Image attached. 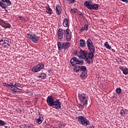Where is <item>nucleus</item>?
<instances>
[{"mask_svg":"<svg viewBox=\"0 0 128 128\" xmlns=\"http://www.w3.org/2000/svg\"><path fill=\"white\" fill-rule=\"evenodd\" d=\"M26 37L30 40H32V42L35 44H36L38 40V36L32 33L27 34Z\"/></svg>","mask_w":128,"mask_h":128,"instance_id":"nucleus-9","label":"nucleus"},{"mask_svg":"<svg viewBox=\"0 0 128 128\" xmlns=\"http://www.w3.org/2000/svg\"><path fill=\"white\" fill-rule=\"evenodd\" d=\"M68 25V18H65L63 22V26L65 28H67Z\"/></svg>","mask_w":128,"mask_h":128,"instance_id":"nucleus-16","label":"nucleus"},{"mask_svg":"<svg viewBox=\"0 0 128 128\" xmlns=\"http://www.w3.org/2000/svg\"><path fill=\"white\" fill-rule=\"evenodd\" d=\"M77 118L78 122H79L81 124H83V126H88V124H90V121L82 116H78Z\"/></svg>","mask_w":128,"mask_h":128,"instance_id":"nucleus-8","label":"nucleus"},{"mask_svg":"<svg viewBox=\"0 0 128 128\" xmlns=\"http://www.w3.org/2000/svg\"><path fill=\"white\" fill-rule=\"evenodd\" d=\"M86 44L88 46V48L90 52H89L90 54L91 55V56H92L94 58V52H96V48H94V46L92 44V40H90V38L88 39Z\"/></svg>","mask_w":128,"mask_h":128,"instance_id":"nucleus-3","label":"nucleus"},{"mask_svg":"<svg viewBox=\"0 0 128 128\" xmlns=\"http://www.w3.org/2000/svg\"><path fill=\"white\" fill-rule=\"evenodd\" d=\"M128 114V110H121L120 111V114L122 116H124L126 114Z\"/></svg>","mask_w":128,"mask_h":128,"instance_id":"nucleus-14","label":"nucleus"},{"mask_svg":"<svg viewBox=\"0 0 128 128\" xmlns=\"http://www.w3.org/2000/svg\"><path fill=\"white\" fill-rule=\"evenodd\" d=\"M14 88H16V90H20V89L18 88V87H16V86H15Z\"/></svg>","mask_w":128,"mask_h":128,"instance_id":"nucleus-49","label":"nucleus"},{"mask_svg":"<svg viewBox=\"0 0 128 128\" xmlns=\"http://www.w3.org/2000/svg\"><path fill=\"white\" fill-rule=\"evenodd\" d=\"M80 66H75L74 68V70L76 72H80Z\"/></svg>","mask_w":128,"mask_h":128,"instance_id":"nucleus-27","label":"nucleus"},{"mask_svg":"<svg viewBox=\"0 0 128 128\" xmlns=\"http://www.w3.org/2000/svg\"><path fill=\"white\" fill-rule=\"evenodd\" d=\"M6 40H0V44H3V46L6 48H8V45H5Z\"/></svg>","mask_w":128,"mask_h":128,"instance_id":"nucleus-26","label":"nucleus"},{"mask_svg":"<svg viewBox=\"0 0 128 128\" xmlns=\"http://www.w3.org/2000/svg\"><path fill=\"white\" fill-rule=\"evenodd\" d=\"M12 42H10V40H8V39L5 40V46H7V48L10 46Z\"/></svg>","mask_w":128,"mask_h":128,"instance_id":"nucleus-19","label":"nucleus"},{"mask_svg":"<svg viewBox=\"0 0 128 128\" xmlns=\"http://www.w3.org/2000/svg\"><path fill=\"white\" fill-rule=\"evenodd\" d=\"M72 36L71 33L67 32L66 34V40L67 42H70V36Z\"/></svg>","mask_w":128,"mask_h":128,"instance_id":"nucleus-22","label":"nucleus"},{"mask_svg":"<svg viewBox=\"0 0 128 128\" xmlns=\"http://www.w3.org/2000/svg\"><path fill=\"white\" fill-rule=\"evenodd\" d=\"M78 98L80 102L84 106L88 104V94L84 93H80L78 94Z\"/></svg>","mask_w":128,"mask_h":128,"instance_id":"nucleus-4","label":"nucleus"},{"mask_svg":"<svg viewBox=\"0 0 128 128\" xmlns=\"http://www.w3.org/2000/svg\"><path fill=\"white\" fill-rule=\"evenodd\" d=\"M69 2L74 4V2H76V0H69Z\"/></svg>","mask_w":128,"mask_h":128,"instance_id":"nucleus-41","label":"nucleus"},{"mask_svg":"<svg viewBox=\"0 0 128 128\" xmlns=\"http://www.w3.org/2000/svg\"><path fill=\"white\" fill-rule=\"evenodd\" d=\"M2 2H6L8 6H10L12 4V2L10 0H1Z\"/></svg>","mask_w":128,"mask_h":128,"instance_id":"nucleus-23","label":"nucleus"},{"mask_svg":"<svg viewBox=\"0 0 128 128\" xmlns=\"http://www.w3.org/2000/svg\"><path fill=\"white\" fill-rule=\"evenodd\" d=\"M0 6L2 8L6 9V8H8V6L6 4L4 3V2H2V1H0Z\"/></svg>","mask_w":128,"mask_h":128,"instance_id":"nucleus-20","label":"nucleus"},{"mask_svg":"<svg viewBox=\"0 0 128 128\" xmlns=\"http://www.w3.org/2000/svg\"><path fill=\"white\" fill-rule=\"evenodd\" d=\"M46 102L49 106H52L56 110H60L62 108V102H60V100H56L52 96H48Z\"/></svg>","mask_w":128,"mask_h":128,"instance_id":"nucleus-1","label":"nucleus"},{"mask_svg":"<svg viewBox=\"0 0 128 128\" xmlns=\"http://www.w3.org/2000/svg\"><path fill=\"white\" fill-rule=\"evenodd\" d=\"M8 86H10V88H14V86H16L12 84V83H10V84H9Z\"/></svg>","mask_w":128,"mask_h":128,"instance_id":"nucleus-39","label":"nucleus"},{"mask_svg":"<svg viewBox=\"0 0 128 128\" xmlns=\"http://www.w3.org/2000/svg\"><path fill=\"white\" fill-rule=\"evenodd\" d=\"M80 46L82 48H84L86 46V41L84 40L81 39L80 40Z\"/></svg>","mask_w":128,"mask_h":128,"instance_id":"nucleus-15","label":"nucleus"},{"mask_svg":"<svg viewBox=\"0 0 128 128\" xmlns=\"http://www.w3.org/2000/svg\"><path fill=\"white\" fill-rule=\"evenodd\" d=\"M84 28L82 27V28L80 29V32H84Z\"/></svg>","mask_w":128,"mask_h":128,"instance_id":"nucleus-47","label":"nucleus"},{"mask_svg":"<svg viewBox=\"0 0 128 128\" xmlns=\"http://www.w3.org/2000/svg\"><path fill=\"white\" fill-rule=\"evenodd\" d=\"M44 117L42 116H39V120H42Z\"/></svg>","mask_w":128,"mask_h":128,"instance_id":"nucleus-48","label":"nucleus"},{"mask_svg":"<svg viewBox=\"0 0 128 128\" xmlns=\"http://www.w3.org/2000/svg\"><path fill=\"white\" fill-rule=\"evenodd\" d=\"M64 32H66V30H64Z\"/></svg>","mask_w":128,"mask_h":128,"instance_id":"nucleus-57","label":"nucleus"},{"mask_svg":"<svg viewBox=\"0 0 128 128\" xmlns=\"http://www.w3.org/2000/svg\"><path fill=\"white\" fill-rule=\"evenodd\" d=\"M3 86H10V84H8L6 83H3Z\"/></svg>","mask_w":128,"mask_h":128,"instance_id":"nucleus-42","label":"nucleus"},{"mask_svg":"<svg viewBox=\"0 0 128 128\" xmlns=\"http://www.w3.org/2000/svg\"><path fill=\"white\" fill-rule=\"evenodd\" d=\"M57 46L58 48V50H64V43L60 42H58Z\"/></svg>","mask_w":128,"mask_h":128,"instance_id":"nucleus-12","label":"nucleus"},{"mask_svg":"<svg viewBox=\"0 0 128 128\" xmlns=\"http://www.w3.org/2000/svg\"><path fill=\"white\" fill-rule=\"evenodd\" d=\"M119 68L120 69V70H122V72L124 71V67L123 66H120V68Z\"/></svg>","mask_w":128,"mask_h":128,"instance_id":"nucleus-45","label":"nucleus"},{"mask_svg":"<svg viewBox=\"0 0 128 128\" xmlns=\"http://www.w3.org/2000/svg\"><path fill=\"white\" fill-rule=\"evenodd\" d=\"M24 128H32L31 127H30V124H26L25 126H24Z\"/></svg>","mask_w":128,"mask_h":128,"instance_id":"nucleus-40","label":"nucleus"},{"mask_svg":"<svg viewBox=\"0 0 128 128\" xmlns=\"http://www.w3.org/2000/svg\"><path fill=\"white\" fill-rule=\"evenodd\" d=\"M116 94H121L122 92V88H118L116 90Z\"/></svg>","mask_w":128,"mask_h":128,"instance_id":"nucleus-28","label":"nucleus"},{"mask_svg":"<svg viewBox=\"0 0 128 128\" xmlns=\"http://www.w3.org/2000/svg\"><path fill=\"white\" fill-rule=\"evenodd\" d=\"M14 86H18V87L22 86V84H18V83H16V84H14Z\"/></svg>","mask_w":128,"mask_h":128,"instance_id":"nucleus-38","label":"nucleus"},{"mask_svg":"<svg viewBox=\"0 0 128 128\" xmlns=\"http://www.w3.org/2000/svg\"><path fill=\"white\" fill-rule=\"evenodd\" d=\"M122 72L124 74H128V68H125L123 70Z\"/></svg>","mask_w":128,"mask_h":128,"instance_id":"nucleus-35","label":"nucleus"},{"mask_svg":"<svg viewBox=\"0 0 128 128\" xmlns=\"http://www.w3.org/2000/svg\"><path fill=\"white\" fill-rule=\"evenodd\" d=\"M84 28L82 27V28L80 29V32H84Z\"/></svg>","mask_w":128,"mask_h":128,"instance_id":"nucleus-46","label":"nucleus"},{"mask_svg":"<svg viewBox=\"0 0 128 128\" xmlns=\"http://www.w3.org/2000/svg\"><path fill=\"white\" fill-rule=\"evenodd\" d=\"M44 68V64H42V62H40L37 65L33 66L32 68V70L33 72H38L42 70Z\"/></svg>","mask_w":128,"mask_h":128,"instance_id":"nucleus-7","label":"nucleus"},{"mask_svg":"<svg viewBox=\"0 0 128 128\" xmlns=\"http://www.w3.org/2000/svg\"><path fill=\"white\" fill-rule=\"evenodd\" d=\"M18 92H20V90H18Z\"/></svg>","mask_w":128,"mask_h":128,"instance_id":"nucleus-56","label":"nucleus"},{"mask_svg":"<svg viewBox=\"0 0 128 128\" xmlns=\"http://www.w3.org/2000/svg\"><path fill=\"white\" fill-rule=\"evenodd\" d=\"M6 124V122H4V121L0 120V126H5Z\"/></svg>","mask_w":128,"mask_h":128,"instance_id":"nucleus-29","label":"nucleus"},{"mask_svg":"<svg viewBox=\"0 0 128 128\" xmlns=\"http://www.w3.org/2000/svg\"><path fill=\"white\" fill-rule=\"evenodd\" d=\"M46 12L49 14H52V8H50L48 7L46 8Z\"/></svg>","mask_w":128,"mask_h":128,"instance_id":"nucleus-24","label":"nucleus"},{"mask_svg":"<svg viewBox=\"0 0 128 128\" xmlns=\"http://www.w3.org/2000/svg\"><path fill=\"white\" fill-rule=\"evenodd\" d=\"M80 76H81L82 78H88V74L86 72H82Z\"/></svg>","mask_w":128,"mask_h":128,"instance_id":"nucleus-17","label":"nucleus"},{"mask_svg":"<svg viewBox=\"0 0 128 128\" xmlns=\"http://www.w3.org/2000/svg\"><path fill=\"white\" fill-rule=\"evenodd\" d=\"M80 70H82V72H86V66H80Z\"/></svg>","mask_w":128,"mask_h":128,"instance_id":"nucleus-31","label":"nucleus"},{"mask_svg":"<svg viewBox=\"0 0 128 128\" xmlns=\"http://www.w3.org/2000/svg\"><path fill=\"white\" fill-rule=\"evenodd\" d=\"M78 56L82 60H86V62L88 64H92L94 62V58L92 56V55L90 54V53L88 52L87 51L81 50L79 52Z\"/></svg>","mask_w":128,"mask_h":128,"instance_id":"nucleus-2","label":"nucleus"},{"mask_svg":"<svg viewBox=\"0 0 128 128\" xmlns=\"http://www.w3.org/2000/svg\"><path fill=\"white\" fill-rule=\"evenodd\" d=\"M11 90L12 92V94H16V92H22V90H20V91H18L16 90V87H14V88H12L11 89Z\"/></svg>","mask_w":128,"mask_h":128,"instance_id":"nucleus-18","label":"nucleus"},{"mask_svg":"<svg viewBox=\"0 0 128 128\" xmlns=\"http://www.w3.org/2000/svg\"><path fill=\"white\" fill-rule=\"evenodd\" d=\"M66 32H70V30L66 29Z\"/></svg>","mask_w":128,"mask_h":128,"instance_id":"nucleus-50","label":"nucleus"},{"mask_svg":"<svg viewBox=\"0 0 128 128\" xmlns=\"http://www.w3.org/2000/svg\"><path fill=\"white\" fill-rule=\"evenodd\" d=\"M74 54H75V56H78V54H80V52H78L76 50H74Z\"/></svg>","mask_w":128,"mask_h":128,"instance_id":"nucleus-36","label":"nucleus"},{"mask_svg":"<svg viewBox=\"0 0 128 128\" xmlns=\"http://www.w3.org/2000/svg\"><path fill=\"white\" fill-rule=\"evenodd\" d=\"M38 78H41L42 80H44L46 78V74L44 72H40L38 76Z\"/></svg>","mask_w":128,"mask_h":128,"instance_id":"nucleus-11","label":"nucleus"},{"mask_svg":"<svg viewBox=\"0 0 128 128\" xmlns=\"http://www.w3.org/2000/svg\"><path fill=\"white\" fill-rule=\"evenodd\" d=\"M70 12L71 14H76L78 12V10L74 8V9H71V10L70 11Z\"/></svg>","mask_w":128,"mask_h":128,"instance_id":"nucleus-32","label":"nucleus"},{"mask_svg":"<svg viewBox=\"0 0 128 128\" xmlns=\"http://www.w3.org/2000/svg\"><path fill=\"white\" fill-rule=\"evenodd\" d=\"M64 37V34L62 32H58V38L60 40H62V38Z\"/></svg>","mask_w":128,"mask_h":128,"instance_id":"nucleus-30","label":"nucleus"},{"mask_svg":"<svg viewBox=\"0 0 128 128\" xmlns=\"http://www.w3.org/2000/svg\"><path fill=\"white\" fill-rule=\"evenodd\" d=\"M89 128H94V126H91L89 127Z\"/></svg>","mask_w":128,"mask_h":128,"instance_id":"nucleus-51","label":"nucleus"},{"mask_svg":"<svg viewBox=\"0 0 128 128\" xmlns=\"http://www.w3.org/2000/svg\"><path fill=\"white\" fill-rule=\"evenodd\" d=\"M70 44L68 42L63 43V50H68L70 48Z\"/></svg>","mask_w":128,"mask_h":128,"instance_id":"nucleus-13","label":"nucleus"},{"mask_svg":"<svg viewBox=\"0 0 128 128\" xmlns=\"http://www.w3.org/2000/svg\"><path fill=\"white\" fill-rule=\"evenodd\" d=\"M2 26L3 28H10V24L8 23H6V22H5L3 23Z\"/></svg>","mask_w":128,"mask_h":128,"instance_id":"nucleus-21","label":"nucleus"},{"mask_svg":"<svg viewBox=\"0 0 128 128\" xmlns=\"http://www.w3.org/2000/svg\"><path fill=\"white\" fill-rule=\"evenodd\" d=\"M4 128H8V126H4Z\"/></svg>","mask_w":128,"mask_h":128,"instance_id":"nucleus-54","label":"nucleus"},{"mask_svg":"<svg viewBox=\"0 0 128 128\" xmlns=\"http://www.w3.org/2000/svg\"><path fill=\"white\" fill-rule=\"evenodd\" d=\"M72 66H74L76 64H84V60H80L76 57H73L70 60Z\"/></svg>","mask_w":128,"mask_h":128,"instance_id":"nucleus-6","label":"nucleus"},{"mask_svg":"<svg viewBox=\"0 0 128 128\" xmlns=\"http://www.w3.org/2000/svg\"><path fill=\"white\" fill-rule=\"evenodd\" d=\"M56 14H58V16H60V14H62V7H60V5L57 4L56 6Z\"/></svg>","mask_w":128,"mask_h":128,"instance_id":"nucleus-10","label":"nucleus"},{"mask_svg":"<svg viewBox=\"0 0 128 128\" xmlns=\"http://www.w3.org/2000/svg\"><path fill=\"white\" fill-rule=\"evenodd\" d=\"M112 52H116V50L114 49H112Z\"/></svg>","mask_w":128,"mask_h":128,"instance_id":"nucleus-52","label":"nucleus"},{"mask_svg":"<svg viewBox=\"0 0 128 128\" xmlns=\"http://www.w3.org/2000/svg\"><path fill=\"white\" fill-rule=\"evenodd\" d=\"M19 18H22V16H20Z\"/></svg>","mask_w":128,"mask_h":128,"instance_id":"nucleus-55","label":"nucleus"},{"mask_svg":"<svg viewBox=\"0 0 128 128\" xmlns=\"http://www.w3.org/2000/svg\"><path fill=\"white\" fill-rule=\"evenodd\" d=\"M63 30L62 28H59L58 30V32H62Z\"/></svg>","mask_w":128,"mask_h":128,"instance_id":"nucleus-44","label":"nucleus"},{"mask_svg":"<svg viewBox=\"0 0 128 128\" xmlns=\"http://www.w3.org/2000/svg\"><path fill=\"white\" fill-rule=\"evenodd\" d=\"M122 2H126V4H128V0H120Z\"/></svg>","mask_w":128,"mask_h":128,"instance_id":"nucleus-43","label":"nucleus"},{"mask_svg":"<svg viewBox=\"0 0 128 128\" xmlns=\"http://www.w3.org/2000/svg\"><path fill=\"white\" fill-rule=\"evenodd\" d=\"M84 6L88 10H98V4H94L92 5V4H90L89 1H86L84 2Z\"/></svg>","mask_w":128,"mask_h":128,"instance_id":"nucleus-5","label":"nucleus"},{"mask_svg":"<svg viewBox=\"0 0 128 128\" xmlns=\"http://www.w3.org/2000/svg\"><path fill=\"white\" fill-rule=\"evenodd\" d=\"M104 46H106V48H108V50H111L112 46L108 44V42H105L104 44Z\"/></svg>","mask_w":128,"mask_h":128,"instance_id":"nucleus-25","label":"nucleus"},{"mask_svg":"<svg viewBox=\"0 0 128 128\" xmlns=\"http://www.w3.org/2000/svg\"><path fill=\"white\" fill-rule=\"evenodd\" d=\"M84 28L85 30H88V25L85 24Z\"/></svg>","mask_w":128,"mask_h":128,"instance_id":"nucleus-37","label":"nucleus"},{"mask_svg":"<svg viewBox=\"0 0 128 128\" xmlns=\"http://www.w3.org/2000/svg\"><path fill=\"white\" fill-rule=\"evenodd\" d=\"M36 122H37V124H42V120L41 119H36Z\"/></svg>","mask_w":128,"mask_h":128,"instance_id":"nucleus-33","label":"nucleus"},{"mask_svg":"<svg viewBox=\"0 0 128 128\" xmlns=\"http://www.w3.org/2000/svg\"><path fill=\"white\" fill-rule=\"evenodd\" d=\"M80 16H84V14L81 13V14H80Z\"/></svg>","mask_w":128,"mask_h":128,"instance_id":"nucleus-53","label":"nucleus"},{"mask_svg":"<svg viewBox=\"0 0 128 128\" xmlns=\"http://www.w3.org/2000/svg\"><path fill=\"white\" fill-rule=\"evenodd\" d=\"M84 106H86V105H82V104H79L78 105V107L79 108H80V110H82L83 108H84Z\"/></svg>","mask_w":128,"mask_h":128,"instance_id":"nucleus-34","label":"nucleus"}]
</instances>
